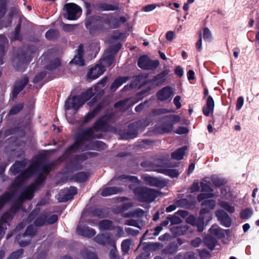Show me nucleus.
Listing matches in <instances>:
<instances>
[{
    "mask_svg": "<svg viewBox=\"0 0 259 259\" xmlns=\"http://www.w3.org/2000/svg\"><path fill=\"white\" fill-rule=\"evenodd\" d=\"M21 27V22L20 21L16 25L14 31L12 33V40H19L21 41L23 40V36L20 34Z\"/></svg>",
    "mask_w": 259,
    "mask_h": 259,
    "instance_id": "obj_38",
    "label": "nucleus"
},
{
    "mask_svg": "<svg viewBox=\"0 0 259 259\" xmlns=\"http://www.w3.org/2000/svg\"><path fill=\"white\" fill-rule=\"evenodd\" d=\"M34 49L32 46L24 47L14 56L12 64L17 71L24 72L25 70L27 65L32 60V54L34 52Z\"/></svg>",
    "mask_w": 259,
    "mask_h": 259,
    "instance_id": "obj_2",
    "label": "nucleus"
},
{
    "mask_svg": "<svg viewBox=\"0 0 259 259\" xmlns=\"http://www.w3.org/2000/svg\"><path fill=\"white\" fill-rule=\"evenodd\" d=\"M219 204L221 207L224 208L229 213H232L235 211V207L233 206L230 205L226 201H221L220 202Z\"/></svg>",
    "mask_w": 259,
    "mask_h": 259,
    "instance_id": "obj_56",
    "label": "nucleus"
},
{
    "mask_svg": "<svg viewBox=\"0 0 259 259\" xmlns=\"http://www.w3.org/2000/svg\"><path fill=\"white\" fill-rule=\"evenodd\" d=\"M188 227L186 226H177L173 229V232L175 235L181 236L186 234Z\"/></svg>",
    "mask_w": 259,
    "mask_h": 259,
    "instance_id": "obj_47",
    "label": "nucleus"
},
{
    "mask_svg": "<svg viewBox=\"0 0 259 259\" xmlns=\"http://www.w3.org/2000/svg\"><path fill=\"white\" fill-rule=\"evenodd\" d=\"M210 209L203 207L201 209L199 212V217L196 219L194 215H190L186 219V222L193 226L197 228V231L201 232L204 230V217L203 215L209 213Z\"/></svg>",
    "mask_w": 259,
    "mask_h": 259,
    "instance_id": "obj_5",
    "label": "nucleus"
},
{
    "mask_svg": "<svg viewBox=\"0 0 259 259\" xmlns=\"http://www.w3.org/2000/svg\"><path fill=\"white\" fill-rule=\"evenodd\" d=\"M76 230L79 234L88 237H93L96 233L95 229L89 227H77Z\"/></svg>",
    "mask_w": 259,
    "mask_h": 259,
    "instance_id": "obj_27",
    "label": "nucleus"
},
{
    "mask_svg": "<svg viewBox=\"0 0 259 259\" xmlns=\"http://www.w3.org/2000/svg\"><path fill=\"white\" fill-rule=\"evenodd\" d=\"M32 163V165L35 166V168L34 169L35 174L42 172L47 177L51 170V166L44 161L37 160Z\"/></svg>",
    "mask_w": 259,
    "mask_h": 259,
    "instance_id": "obj_15",
    "label": "nucleus"
},
{
    "mask_svg": "<svg viewBox=\"0 0 259 259\" xmlns=\"http://www.w3.org/2000/svg\"><path fill=\"white\" fill-rule=\"evenodd\" d=\"M103 16L105 17L93 15L86 20L85 28L91 35H98L109 29L118 28L127 21L125 17H118L114 13L104 14Z\"/></svg>",
    "mask_w": 259,
    "mask_h": 259,
    "instance_id": "obj_1",
    "label": "nucleus"
},
{
    "mask_svg": "<svg viewBox=\"0 0 259 259\" xmlns=\"http://www.w3.org/2000/svg\"><path fill=\"white\" fill-rule=\"evenodd\" d=\"M28 82V77L24 76L20 80H18L15 82L12 93V98L13 99L17 98L18 94L24 89Z\"/></svg>",
    "mask_w": 259,
    "mask_h": 259,
    "instance_id": "obj_13",
    "label": "nucleus"
},
{
    "mask_svg": "<svg viewBox=\"0 0 259 259\" xmlns=\"http://www.w3.org/2000/svg\"><path fill=\"white\" fill-rule=\"evenodd\" d=\"M151 90V88L150 87H148L137 93L135 97V103L142 100L144 97L148 95Z\"/></svg>",
    "mask_w": 259,
    "mask_h": 259,
    "instance_id": "obj_45",
    "label": "nucleus"
},
{
    "mask_svg": "<svg viewBox=\"0 0 259 259\" xmlns=\"http://www.w3.org/2000/svg\"><path fill=\"white\" fill-rule=\"evenodd\" d=\"M24 106V103H18L11 108L9 114L10 115H16L23 109Z\"/></svg>",
    "mask_w": 259,
    "mask_h": 259,
    "instance_id": "obj_51",
    "label": "nucleus"
},
{
    "mask_svg": "<svg viewBox=\"0 0 259 259\" xmlns=\"http://www.w3.org/2000/svg\"><path fill=\"white\" fill-rule=\"evenodd\" d=\"M100 229L103 230H113L115 229L113 222L109 220H103L99 223Z\"/></svg>",
    "mask_w": 259,
    "mask_h": 259,
    "instance_id": "obj_36",
    "label": "nucleus"
},
{
    "mask_svg": "<svg viewBox=\"0 0 259 259\" xmlns=\"http://www.w3.org/2000/svg\"><path fill=\"white\" fill-rule=\"evenodd\" d=\"M61 65V61L59 59H56L52 61L46 67V69L48 70L52 71L55 70Z\"/></svg>",
    "mask_w": 259,
    "mask_h": 259,
    "instance_id": "obj_57",
    "label": "nucleus"
},
{
    "mask_svg": "<svg viewBox=\"0 0 259 259\" xmlns=\"http://www.w3.org/2000/svg\"><path fill=\"white\" fill-rule=\"evenodd\" d=\"M143 181L147 185L160 189L164 188L167 184V182L164 180L150 176H145L143 178Z\"/></svg>",
    "mask_w": 259,
    "mask_h": 259,
    "instance_id": "obj_10",
    "label": "nucleus"
},
{
    "mask_svg": "<svg viewBox=\"0 0 259 259\" xmlns=\"http://www.w3.org/2000/svg\"><path fill=\"white\" fill-rule=\"evenodd\" d=\"M133 193L138 201L147 203L153 202L160 194L158 190L144 187L134 188Z\"/></svg>",
    "mask_w": 259,
    "mask_h": 259,
    "instance_id": "obj_3",
    "label": "nucleus"
},
{
    "mask_svg": "<svg viewBox=\"0 0 259 259\" xmlns=\"http://www.w3.org/2000/svg\"><path fill=\"white\" fill-rule=\"evenodd\" d=\"M117 180H122L123 181H128L131 182L135 183L136 184H139L140 183V181L138 180V178L136 176H128L126 175H121L118 176Z\"/></svg>",
    "mask_w": 259,
    "mask_h": 259,
    "instance_id": "obj_44",
    "label": "nucleus"
},
{
    "mask_svg": "<svg viewBox=\"0 0 259 259\" xmlns=\"http://www.w3.org/2000/svg\"><path fill=\"white\" fill-rule=\"evenodd\" d=\"M181 118L177 114H170L161 117L159 121L161 123L158 129L161 134L170 133L173 131L174 125L180 121Z\"/></svg>",
    "mask_w": 259,
    "mask_h": 259,
    "instance_id": "obj_4",
    "label": "nucleus"
},
{
    "mask_svg": "<svg viewBox=\"0 0 259 259\" xmlns=\"http://www.w3.org/2000/svg\"><path fill=\"white\" fill-rule=\"evenodd\" d=\"M83 104V101L80 97L75 95L72 98L69 96L66 101L64 106L65 110H69L71 108L74 110H77Z\"/></svg>",
    "mask_w": 259,
    "mask_h": 259,
    "instance_id": "obj_8",
    "label": "nucleus"
},
{
    "mask_svg": "<svg viewBox=\"0 0 259 259\" xmlns=\"http://www.w3.org/2000/svg\"><path fill=\"white\" fill-rule=\"evenodd\" d=\"M94 240L97 243L102 245L108 244L112 246L115 243V240L110 233L99 234L94 238Z\"/></svg>",
    "mask_w": 259,
    "mask_h": 259,
    "instance_id": "obj_14",
    "label": "nucleus"
},
{
    "mask_svg": "<svg viewBox=\"0 0 259 259\" xmlns=\"http://www.w3.org/2000/svg\"><path fill=\"white\" fill-rule=\"evenodd\" d=\"M37 232V229L34 228L32 225H30L27 227L25 232L22 235L18 234L16 236V239L19 240L21 237H25L27 236L33 237L36 234Z\"/></svg>",
    "mask_w": 259,
    "mask_h": 259,
    "instance_id": "obj_29",
    "label": "nucleus"
},
{
    "mask_svg": "<svg viewBox=\"0 0 259 259\" xmlns=\"http://www.w3.org/2000/svg\"><path fill=\"white\" fill-rule=\"evenodd\" d=\"M111 246L112 248L109 252V259H119V255L116 246V243Z\"/></svg>",
    "mask_w": 259,
    "mask_h": 259,
    "instance_id": "obj_52",
    "label": "nucleus"
},
{
    "mask_svg": "<svg viewBox=\"0 0 259 259\" xmlns=\"http://www.w3.org/2000/svg\"><path fill=\"white\" fill-rule=\"evenodd\" d=\"M214 108V102L211 96H208L206 103L203 107L202 112L206 116H209L210 113H213Z\"/></svg>",
    "mask_w": 259,
    "mask_h": 259,
    "instance_id": "obj_24",
    "label": "nucleus"
},
{
    "mask_svg": "<svg viewBox=\"0 0 259 259\" xmlns=\"http://www.w3.org/2000/svg\"><path fill=\"white\" fill-rule=\"evenodd\" d=\"M131 243V240L128 239L123 240L121 242V251L123 254H125L128 253L130 248Z\"/></svg>",
    "mask_w": 259,
    "mask_h": 259,
    "instance_id": "obj_53",
    "label": "nucleus"
},
{
    "mask_svg": "<svg viewBox=\"0 0 259 259\" xmlns=\"http://www.w3.org/2000/svg\"><path fill=\"white\" fill-rule=\"evenodd\" d=\"M93 137V130L91 128H87V129L83 131L79 135H78L76 138L74 142H77L78 143V146H80L81 145L86 141L88 140L87 138Z\"/></svg>",
    "mask_w": 259,
    "mask_h": 259,
    "instance_id": "obj_23",
    "label": "nucleus"
},
{
    "mask_svg": "<svg viewBox=\"0 0 259 259\" xmlns=\"http://www.w3.org/2000/svg\"><path fill=\"white\" fill-rule=\"evenodd\" d=\"M15 194V191H5L0 196V210L4 207L6 204L12 201Z\"/></svg>",
    "mask_w": 259,
    "mask_h": 259,
    "instance_id": "obj_26",
    "label": "nucleus"
},
{
    "mask_svg": "<svg viewBox=\"0 0 259 259\" xmlns=\"http://www.w3.org/2000/svg\"><path fill=\"white\" fill-rule=\"evenodd\" d=\"M105 70L104 66L101 64H96L89 69L87 73V78L89 80L95 79L103 74Z\"/></svg>",
    "mask_w": 259,
    "mask_h": 259,
    "instance_id": "obj_12",
    "label": "nucleus"
},
{
    "mask_svg": "<svg viewBox=\"0 0 259 259\" xmlns=\"http://www.w3.org/2000/svg\"><path fill=\"white\" fill-rule=\"evenodd\" d=\"M64 8L66 14L64 16L69 20H76L78 18V14L81 12L80 7L74 3L66 4Z\"/></svg>",
    "mask_w": 259,
    "mask_h": 259,
    "instance_id": "obj_7",
    "label": "nucleus"
},
{
    "mask_svg": "<svg viewBox=\"0 0 259 259\" xmlns=\"http://www.w3.org/2000/svg\"><path fill=\"white\" fill-rule=\"evenodd\" d=\"M39 208H36L33 209L28 214L27 218V221L28 223H31L34 219L36 218L39 212Z\"/></svg>",
    "mask_w": 259,
    "mask_h": 259,
    "instance_id": "obj_60",
    "label": "nucleus"
},
{
    "mask_svg": "<svg viewBox=\"0 0 259 259\" xmlns=\"http://www.w3.org/2000/svg\"><path fill=\"white\" fill-rule=\"evenodd\" d=\"M215 215L221 224L226 227H230L232 225V220L227 212L223 210H218L215 212Z\"/></svg>",
    "mask_w": 259,
    "mask_h": 259,
    "instance_id": "obj_20",
    "label": "nucleus"
},
{
    "mask_svg": "<svg viewBox=\"0 0 259 259\" xmlns=\"http://www.w3.org/2000/svg\"><path fill=\"white\" fill-rule=\"evenodd\" d=\"M211 181L213 185L216 187H220L225 184L224 180L217 177H212Z\"/></svg>",
    "mask_w": 259,
    "mask_h": 259,
    "instance_id": "obj_63",
    "label": "nucleus"
},
{
    "mask_svg": "<svg viewBox=\"0 0 259 259\" xmlns=\"http://www.w3.org/2000/svg\"><path fill=\"white\" fill-rule=\"evenodd\" d=\"M216 204L215 201L213 199H206L201 202V205L211 210L214 208Z\"/></svg>",
    "mask_w": 259,
    "mask_h": 259,
    "instance_id": "obj_59",
    "label": "nucleus"
},
{
    "mask_svg": "<svg viewBox=\"0 0 259 259\" xmlns=\"http://www.w3.org/2000/svg\"><path fill=\"white\" fill-rule=\"evenodd\" d=\"M94 8L98 11H113L119 10V7L118 4L112 5L105 2H100L95 5Z\"/></svg>",
    "mask_w": 259,
    "mask_h": 259,
    "instance_id": "obj_18",
    "label": "nucleus"
},
{
    "mask_svg": "<svg viewBox=\"0 0 259 259\" xmlns=\"http://www.w3.org/2000/svg\"><path fill=\"white\" fill-rule=\"evenodd\" d=\"M129 79L128 76H119L117 77L112 83L110 86V90L112 91H116L123 83L126 82Z\"/></svg>",
    "mask_w": 259,
    "mask_h": 259,
    "instance_id": "obj_30",
    "label": "nucleus"
},
{
    "mask_svg": "<svg viewBox=\"0 0 259 259\" xmlns=\"http://www.w3.org/2000/svg\"><path fill=\"white\" fill-rule=\"evenodd\" d=\"M88 176L87 172L80 171L75 174L72 176V179L76 182L84 183L87 180Z\"/></svg>",
    "mask_w": 259,
    "mask_h": 259,
    "instance_id": "obj_42",
    "label": "nucleus"
},
{
    "mask_svg": "<svg viewBox=\"0 0 259 259\" xmlns=\"http://www.w3.org/2000/svg\"><path fill=\"white\" fill-rule=\"evenodd\" d=\"M203 242L205 246H206L210 250H212L215 247L217 240L214 237L210 235H207L204 237Z\"/></svg>",
    "mask_w": 259,
    "mask_h": 259,
    "instance_id": "obj_37",
    "label": "nucleus"
},
{
    "mask_svg": "<svg viewBox=\"0 0 259 259\" xmlns=\"http://www.w3.org/2000/svg\"><path fill=\"white\" fill-rule=\"evenodd\" d=\"M253 213L252 209L250 207L245 208L240 212V217L241 219L246 220L249 219Z\"/></svg>",
    "mask_w": 259,
    "mask_h": 259,
    "instance_id": "obj_49",
    "label": "nucleus"
},
{
    "mask_svg": "<svg viewBox=\"0 0 259 259\" xmlns=\"http://www.w3.org/2000/svg\"><path fill=\"white\" fill-rule=\"evenodd\" d=\"M173 94V90L171 87L166 86L159 91L156 94L158 100L164 101L169 99Z\"/></svg>",
    "mask_w": 259,
    "mask_h": 259,
    "instance_id": "obj_22",
    "label": "nucleus"
},
{
    "mask_svg": "<svg viewBox=\"0 0 259 259\" xmlns=\"http://www.w3.org/2000/svg\"><path fill=\"white\" fill-rule=\"evenodd\" d=\"M79 147V146H78V143H77V142H74L73 144L69 145L66 149L62 156V157L64 159V160H66L69 158L70 156V153L69 152V151L77 150L78 149Z\"/></svg>",
    "mask_w": 259,
    "mask_h": 259,
    "instance_id": "obj_40",
    "label": "nucleus"
},
{
    "mask_svg": "<svg viewBox=\"0 0 259 259\" xmlns=\"http://www.w3.org/2000/svg\"><path fill=\"white\" fill-rule=\"evenodd\" d=\"M89 128H92L93 133L95 132H106L108 128V123L104 119V117L98 118L93 124L92 127Z\"/></svg>",
    "mask_w": 259,
    "mask_h": 259,
    "instance_id": "obj_19",
    "label": "nucleus"
},
{
    "mask_svg": "<svg viewBox=\"0 0 259 259\" xmlns=\"http://www.w3.org/2000/svg\"><path fill=\"white\" fill-rule=\"evenodd\" d=\"M81 253L84 259H98V256L95 253L88 250H83Z\"/></svg>",
    "mask_w": 259,
    "mask_h": 259,
    "instance_id": "obj_55",
    "label": "nucleus"
},
{
    "mask_svg": "<svg viewBox=\"0 0 259 259\" xmlns=\"http://www.w3.org/2000/svg\"><path fill=\"white\" fill-rule=\"evenodd\" d=\"M170 72L169 69H165L160 73L154 76L149 82L153 83L155 86L159 87L163 84L166 80V77Z\"/></svg>",
    "mask_w": 259,
    "mask_h": 259,
    "instance_id": "obj_17",
    "label": "nucleus"
},
{
    "mask_svg": "<svg viewBox=\"0 0 259 259\" xmlns=\"http://www.w3.org/2000/svg\"><path fill=\"white\" fill-rule=\"evenodd\" d=\"M72 62L79 66H83L84 64V60L83 58V56L77 55L74 56L73 59L70 62V63Z\"/></svg>",
    "mask_w": 259,
    "mask_h": 259,
    "instance_id": "obj_64",
    "label": "nucleus"
},
{
    "mask_svg": "<svg viewBox=\"0 0 259 259\" xmlns=\"http://www.w3.org/2000/svg\"><path fill=\"white\" fill-rule=\"evenodd\" d=\"M24 166L23 162L20 161H16L10 167V171L11 175L15 176L18 174L21 168Z\"/></svg>",
    "mask_w": 259,
    "mask_h": 259,
    "instance_id": "obj_39",
    "label": "nucleus"
},
{
    "mask_svg": "<svg viewBox=\"0 0 259 259\" xmlns=\"http://www.w3.org/2000/svg\"><path fill=\"white\" fill-rule=\"evenodd\" d=\"M47 219L48 215L46 213H41L35 219L33 225L36 227L43 226L47 222Z\"/></svg>",
    "mask_w": 259,
    "mask_h": 259,
    "instance_id": "obj_41",
    "label": "nucleus"
},
{
    "mask_svg": "<svg viewBox=\"0 0 259 259\" xmlns=\"http://www.w3.org/2000/svg\"><path fill=\"white\" fill-rule=\"evenodd\" d=\"M169 112H170V111L166 108H156L154 109L151 111L150 115L152 116H156L165 114Z\"/></svg>",
    "mask_w": 259,
    "mask_h": 259,
    "instance_id": "obj_50",
    "label": "nucleus"
},
{
    "mask_svg": "<svg viewBox=\"0 0 259 259\" xmlns=\"http://www.w3.org/2000/svg\"><path fill=\"white\" fill-rule=\"evenodd\" d=\"M33 185H30L24 189L18 197V200L24 202L26 200H31L34 197V192L36 190Z\"/></svg>",
    "mask_w": 259,
    "mask_h": 259,
    "instance_id": "obj_21",
    "label": "nucleus"
},
{
    "mask_svg": "<svg viewBox=\"0 0 259 259\" xmlns=\"http://www.w3.org/2000/svg\"><path fill=\"white\" fill-rule=\"evenodd\" d=\"M98 91V85H95L94 88H90L82 92L79 96L84 104L86 101L94 97Z\"/></svg>",
    "mask_w": 259,
    "mask_h": 259,
    "instance_id": "obj_25",
    "label": "nucleus"
},
{
    "mask_svg": "<svg viewBox=\"0 0 259 259\" xmlns=\"http://www.w3.org/2000/svg\"><path fill=\"white\" fill-rule=\"evenodd\" d=\"M138 66L144 70H155L159 65V61L157 60H152L147 55H142L138 60Z\"/></svg>",
    "mask_w": 259,
    "mask_h": 259,
    "instance_id": "obj_6",
    "label": "nucleus"
},
{
    "mask_svg": "<svg viewBox=\"0 0 259 259\" xmlns=\"http://www.w3.org/2000/svg\"><path fill=\"white\" fill-rule=\"evenodd\" d=\"M108 213L105 208H95L92 211V215L99 218H104L107 217Z\"/></svg>",
    "mask_w": 259,
    "mask_h": 259,
    "instance_id": "obj_43",
    "label": "nucleus"
},
{
    "mask_svg": "<svg viewBox=\"0 0 259 259\" xmlns=\"http://www.w3.org/2000/svg\"><path fill=\"white\" fill-rule=\"evenodd\" d=\"M37 177L35 179L34 182L31 185H33L34 188L37 190V188L44 186L47 177L42 172L37 173Z\"/></svg>",
    "mask_w": 259,
    "mask_h": 259,
    "instance_id": "obj_34",
    "label": "nucleus"
},
{
    "mask_svg": "<svg viewBox=\"0 0 259 259\" xmlns=\"http://www.w3.org/2000/svg\"><path fill=\"white\" fill-rule=\"evenodd\" d=\"M24 253L23 249H19L10 254L7 259H19Z\"/></svg>",
    "mask_w": 259,
    "mask_h": 259,
    "instance_id": "obj_58",
    "label": "nucleus"
},
{
    "mask_svg": "<svg viewBox=\"0 0 259 259\" xmlns=\"http://www.w3.org/2000/svg\"><path fill=\"white\" fill-rule=\"evenodd\" d=\"M93 145L97 151L104 150L106 148V144L101 141H96L93 142Z\"/></svg>",
    "mask_w": 259,
    "mask_h": 259,
    "instance_id": "obj_62",
    "label": "nucleus"
},
{
    "mask_svg": "<svg viewBox=\"0 0 259 259\" xmlns=\"http://www.w3.org/2000/svg\"><path fill=\"white\" fill-rule=\"evenodd\" d=\"M79 155H74L72 156L70 161L66 164L65 168L69 171L80 170L82 168L81 162L84 161L79 157Z\"/></svg>",
    "mask_w": 259,
    "mask_h": 259,
    "instance_id": "obj_11",
    "label": "nucleus"
},
{
    "mask_svg": "<svg viewBox=\"0 0 259 259\" xmlns=\"http://www.w3.org/2000/svg\"><path fill=\"white\" fill-rule=\"evenodd\" d=\"M179 246L176 242H171L162 250V253L164 254L172 255L177 252Z\"/></svg>",
    "mask_w": 259,
    "mask_h": 259,
    "instance_id": "obj_32",
    "label": "nucleus"
},
{
    "mask_svg": "<svg viewBox=\"0 0 259 259\" xmlns=\"http://www.w3.org/2000/svg\"><path fill=\"white\" fill-rule=\"evenodd\" d=\"M104 93V91L103 89H101V91L99 90L98 92H97L96 94L93 97L91 100L88 102V105L91 107L93 106L95 103L103 95Z\"/></svg>",
    "mask_w": 259,
    "mask_h": 259,
    "instance_id": "obj_54",
    "label": "nucleus"
},
{
    "mask_svg": "<svg viewBox=\"0 0 259 259\" xmlns=\"http://www.w3.org/2000/svg\"><path fill=\"white\" fill-rule=\"evenodd\" d=\"M8 0H0V19L3 18L6 13L7 4ZM12 22V17L10 16L7 18L6 22L0 21V29L3 27H7L10 26Z\"/></svg>",
    "mask_w": 259,
    "mask_h": 259,
    "instance_id": "obj_16",
    "label": "nucleus"
},
{
    "mask_svg": "<svg viewBox=\"0 0 259 259\" xmlns=\"http://www.w3.org/2000/svg\"><path fill=\"white\" fill-rule=\"evenodd\" d=\"M123 191V189L120 187H106L102 190L101 192V195L102 196H108L120 193L122 192Z\"/></svg>",
    "mask_w": 259,
    "mask_h": 259,
    "instance_id": "obj_28",
    "label": "nucleus"
},
{
    "mask_svg": "<svg viewBox=\"0 0 259 259\" xmlns=\"http://www.w3.org/2000/svg\"><path fill=\"white\" fill-rule=\"evenodd\" d=\"M46 38L50 41H54L60 37L59 31L56 29H50L45 34Z\"/></svg>",
    "mask_w": 259,
    "mask_h": 259,
    "instance_id": "obj_35",
    "label": "nucleus"
},
{
    "mask_svg": "<svg viewBox=\"0 0 259 259\" xmlns=\"http://www.w3.org/2000/svg\"><path fill=\"white\" fill-rule=\"evenodd\" d=\"M10 218V215L8 213H4L0 218V235L3 232L4 226L9 224L8 220Z\"/></svg>",
    "mask_w": 259,
    "mask_h": 259,
    "instance_id": "obj_46",
    "label": "nucleus"
},
{
    "mask_svg": "<svg viewBox=\"0 0 259 259\" xmlns=\"http://www.w3.org/2000/svg\"><path fill=\"white\" fill-rule=\"evenodd\" d=\"M188 150V146H184L177 149L175 152L171 153V157L172 159L180 160L184 158L186 151Z\"/></svg>",
    "mask_w": 259,
    "mask_h": 259,
    "instance_id": "obj_31",
    "label": "nucleus"
},
{
    "mask_svg": "<svg viewBox=\"0 0 259 259\" xmlns=\"http://www.w3.org/2000/svg\"><path fill=\"white\" fill-rule=\"evenodd\" d=\"M141 120L136 121L130 123L127 131L124 133V137L126 139H132L137 137L138 131L142 125Z\"/></svg>",
    "mask_w": 259,
    "mask_h": 259,
    "instance_id": "obj_9",
    "label": "nucleus"
},
{
    "mask_svg": "<svg viewBox=\"0 0 259 259\" xmlns=\"http://www.w3.org/2000/svg\"><path fill=\"white\" fill-rule=\"evenodd\" d=\"M8 40L7 37L4 34H0V51L7 52Z\"/></svg>",
    "mask_w": 259,
    "mask_h": 259,
    "instance_id": "obj_48",
    "label": "nucleus"
},
{
    "mask_svg": "<svg viewBox=\"0 0 259 259\" xmlns=\"http://www.w3.org/2000/svg\"><path fill=\"white\" fill-rule=\"evenodd\" d=\"M35 168V165H32V163H31L29 167L22 171L19 176L20 177H22L24 181H26L30 177H31L32 175L35 174V172L34 169Z\"/></svg>",
    "mask_w": 259,
    "mask_h": 259,
    "instance_id": "obj_33",
    "label": "nucleus"
},
{
    "mask_svg": "<svg viewBox=\"0 0 259 259\" xmlns=\"http://www.w3.org/2000/svg\"><path fill=\"white\" fill-rule=\"evenodd\" d=\"M98 155H99V153H98L97 152H88L80 154V156H79V157L80 158H81V159L82 160H84V161H85L89 158L97 157Z\"/></svg>",
    "mask_w": 259,
    "mask_h": 259,
    "instance_id": "obj_61",
    "label": "nucleus"
}]
</instances>
